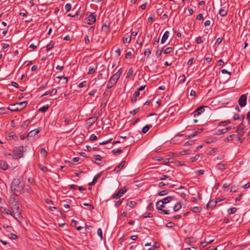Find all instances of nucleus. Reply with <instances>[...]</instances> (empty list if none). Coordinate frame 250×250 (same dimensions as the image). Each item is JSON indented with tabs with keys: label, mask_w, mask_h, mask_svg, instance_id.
<instances>
[{
	"label": "nucleus",
	"mask_w": 250,
	"mask_h": 250,
	"mask_svg": "<svg viewBox=\"0 0 250 250\" xmlns=\"http://www.w3.org/2000/svg\"><path fill=\"white\" fill-rule=\"evenodd\" d=\"M196 42L198 44H200L203 42V40L202 37H198L196 39Z\"/></svg>",
	"instance_id": "nucleus-51"
},
{
	"label": "nucleus",
	"mask_w": 250,
	"mask_h": 250,
	"mask_svg": "<svg viewBox=\"0 0 250 250\" xmlns=\"http://www.w3.org/2000/svg\"><path fill=\"white\" fill-rule=\"evenodd\" d=\"M235 137V135L232 134L229 135V136L227 137L224 139V141L226 142H229L230 141H232L233 140L234 138Z\"/></svg>",
	"instance_id": "nucleus-24"
},
{
	"label": "nucleus",
	"mask_w": 250,
	"mask_h": 250,
	"mask_svg": "<svg viewBox=\"0 0 250 250\" xmlns=\"http://www.w3.org/2000/svg\"><path fill=\"white\" fill-rule=\"evenodd\" d=\"M48 108H49V106L48 104H47V105H44L41 108H40L39 109V111L40 112H42V113H44L48 110Z\"/></svg>",
	"instance_id": "nucleus-26"
},
{
	"label": "nucleus",
	"mask_w": 250,
	"mask_h": 250,
	"mask_svg": "<svg viewBox=\"0 0 250 250\" xmlns=\"http://www.w3.org/2000/svg\"><path fill=\"white\" fill-rule=\"evenodd\" d=\"M204 106L198 107L194 111V116L200 115L201 113L204 111Z\"/></svg>",
	"instance_id": "nucleus-13"
},
{
	"label": "nucleus",
	"mask_w": 250,
	"mask_h": 250,
	"mask_svg": "<svg viewBox=\"0 0 250 250\" xmlns=\"http://www.w3.org/2000/svg\"><path fill=\"white\" fill-rule=\"evenodd\" d=\"M199 157H200V155L199 154H198L194 157H191L190 160L191 162H194L196 161L197 160H198V159L199 158Z\"/></svg>",
	"instance_id": "nucleus-39"
},
{
	"label": "nucleus",
	"mask_w": 250,
	"mask_h": 250,
	"mask_svg": "<svg viewBox=\"0 0 250 250\" xmlns=\"http://www.w3.org/2000/svg\"><path fill=\"white\" fill-rule=\"evenodd\" d=\"M11 209L12 216L14 217H15L16 216H19L21 214V209L19 207V204L16 203L15 204L12 205Z\"/></svg>",
	"instance_id": "nucleus-5"
},
{
	"label": "nucleus",
	"mask_w": 250,
	"mask_h": 250,
	"mask_svg": "<svg viewBox=\"0 0 250 250\" xmlns=\"http://www.w3.org/2000/svg\"><path fill=\"white\" fill-rule=\"evenodd\" d=\"M172 50H173V49H172V47H168L167 48L164 50V53H166V54H168V53H170Z\"/></svg>",
	"instance_id": "nucleus-44"
},
{
	"label": "nucleus",
	"mask_w": 250,
	"mask_h": 250,
	"mask_svg": "<svg viewBox=\"0 0 250 250\" xmlns=\"http://www.w3.org/2000/svg\"><path fill=\"white\" fill-rule=\"evenodd\" d=\"M150 54H151V51L149 48L146 49L145 50V51H144V55L145 56H147V57H148L149 56Z\"/></svg>",
	"instance_id": "nucleus-43"
},
{
	"label": "nucleus",
	"mask_w": 250,
	"mask_h": 250,
	"mask_svg": "<svg viewBox=\"0 0 250 250\" xmlns=\"http://www.w3.org/2000/svg\"><path fill=\"white\" fill-rule=\"evenodd\" d=\"M57 93V90L56 88L53 89L52 90H48L46 91L42 96V97H43L44 96L46 95H50V96H53L55 95Z\"/></svg>",
	"instance_id": "nucleus-10"
},
{
	"label": "nucleus",
	"mask_w": 250,
	"mask_h": 250,
	"mask_svg": "<svg viewBox=\"0 0 250 250\" xmlns=\"http://www.w3.org/2000/svg\"><path fill=\"white\" fill-rule=\"evenodd\" d=\"M216 167L217 169L222 170H225L226 169V165L224 164H221V163L218 164L216 165Z\"/></svg>",
	"instance_id": "nucleus-21"
},
{
	"label": "nucleus",
	"mask_w": 250,
	"mask_h": 250,
	"mask_svg": "<svg viewBox=\"0 0 250 250\" xmlns=\"http://www.w3.org/2000/svg\"><path fill=\"white\" fill-rule=\"evenodd\" d=\"M94 157L96 160L95 163L98 165H100L102 157L100 155H95Z\"/></svg>",
	"instance_id": "nucleus-22"
},
{
	"label": "nucleus",
	"mask_w": 250,
	"mask_h": 250,
	"mask_svg": "<svg viewBox=\"0 0 250 250\" xmlns=\"http://www.w3.org/2000/svg\"><path fill=\"white\" fill-rule=\"evenodd\" d=\"M226 133V129L225 128L218 130L216 132L215 134L217 135H220L223 134H225Z\"/></svg>",
	"instance_id": "nucleus-32"
},
{
	"label": "nucleus",
	"mask_w": 250,
	"mask_h": 250,
	"mask_svg": "<svg viewBox=\"0 0 250 250\" xmlns=\"http://www.w3.org/2000/svg\"><path fill=\"white\" fill-rule=\"evenodd\" d=\"M9 238L11 239L15 240V239H17V236L14 234L12 233V234H10V236L9 237Z\"/></svg>",
	"instance_id": "nucleus-62"
},
{
	"label": "nucleus",
	"mask_w": 250,
	"mask_h": 250,
	"mask_svg": "<svg viewBox=\"0 0 250 250\" xmlns=\"http://www.w3.org/2000/svg\"><path fill=\"white\" fill-rule=\"evenodd\" d=\"M168 178L169 177L167 176V175H163L161 177H160L159 179L160 180H165Z\"/></svg>",
	"instance_id": "nucleus-61"
},
{
	"label": "nucleus",
	"mask_w": 250,
	"mask_h": 250,
	"mask_svg": "<svg viewBox=\"0 0 250 250\" xmlns=\"http://www.w3.org/2000/svg\"><path fill=\"white\" fill-rule=\"evenodd\" d=\"M151 127L152 125H145L142 129V132L144 133H146Z\"/></svg>",
	"instance_id": "nucleus-25"
},
{
	"label": "nucleus",
	"mask_w": 250,
	"mask_h": 250,
	"mask_svg": "<svg viewBox=\"0 0 250 250\" xmlns=\"http://www.w3.org/2000/svg\"><path fill=\"white\" fill-rule=\"evenodd\" d=\"M112 152L114 154L117 155L121 154L122 152V150L121 149H114L112 150Z\"/></svg>",
	"instance_id": "nucleus-42"
},
{
	"label": "nucleus",
	"mask_w": 250,
	"mask_h": 250,
	"mask_svg": "<svg viewBox=\"0 0 250 250\" xmlns=\"http://www.w3.org/2000/svg\"><path fill=\"white\" fill-rule=\"evenodd\" d=\"M98 119L97 117H92L88 119V121L89 123L93 124L96 122V121Z\"/></svg>",
	"instance_id": "nucleus-35"
},
{
	"label": "nucleus",
	"mask_w": 250,
	"mask_h": 250,
	"mask_svg": "<svg viewBox=\"0 0 250 250\" xmlns=\"http://www.w3.org/2000/svg\"><path fill=\"white\" fill-rule=\"evenodd\" d=\"M23 149L22 146L17 147L13 150V159H18L21 158L23 155Z\"/></svg>",
	"instance_id": "nucleus-6"
},
{
	"label": "nucleus",
	"mask_w": 250,
	"mask_h": 250,
	"mask_svg": "<svg viewBox=\"0 0 250 250\" xmlns=\"http://www.w3.org/2000/svg\"><path fill=\"white\" fill-rule=\"evenodd\" d=\"M84 42L85 44H87L90 42V40L88 35L85 36Z\"/></svg>",
	"instance_id": "nucleus-57"
},
{
	"label": "nucleus",
	"mask_w": 250,
	"mask_h": 250,
	"mask_svg": "<svg viewBox=\"0 0 250 250\" xmlns=\"http://www.w3.org/2000/svg\"><path fill=\"white\" fill-rule=\"evenodd\" d=\"M136 205V203L135 201H129L127 203V205L130 208H132L134 207Z\"/></svg>",
	"instance_id": "nucleus-33"
},
{
	"label": "nucleus",
	"mask_w": 250,
	"mask_h": 250,
	"mask_svg": "<svg viewBox=\"0 0 250 250\" xmlns=\"http://www.w3.org/2000/svg\"><path fill=\"white\" fill-rule=\"evenodd\" d=\"M41 154L43 157H45L47 156V151L45 150V148H42V149H41Z\"/></svg>",
	"instance_id": "nucleus-37"
},
{
	"label": "nucleus",
	"mask_w": 250,
	"mask_h": 250,
	"mask_svg": "<svg viewBox=\"0 0 250 250\" xmlns=\"http://www.w3.org/2000/svg\"><path fill=\"white\" fill-rule=\"evenodd\" d=\"M40 132V129H35L33 130H31L30 131L28 135H27V137H32L33 136H34L35 135H36V134H37L38 133H39Z\"/></svg>",
	"instance_id": "nucleus-14"
},
{
	"label": "nucleus",
	"mask_w": 250,
	"mask_h": 250,
	"mask_svg": "<svg viewBox=\"0 0 250 250\" xmlns=\"http://www.w3.org/2000/svg\"><path fill=\"white\" fill-rule=\"evenodd\" d=\"M0 211L2 213H5L6 214H10L11 215V210L8 209H7L4 207H1L0 208Z\"/></svg>",
	"instance_id": "nucleus-20"
},
{
	"label": "nucleus",
	"mask_w": 250,
	"mask_h": 250,
	"mask_svg": "<svg viewBox=\"0 0 250 250\" xmlns=\"http://www.w3.org/2000/svg\"><path fill=\"white\" fill-rule=\"evenodd\" d=\"M197 134V131H195L193 133H191L189 135H188V139H191L194 137H195Z\"/></svg>",
	"instance_id": "nucleus-50"
},
{
	"label": "nucleus",
	"mask_w": 250,
	"mask_h": 250,
	"mask_svg": "<svg viewBox=\"0 0 250 250\" xmlns=\"http://www.w3.org/2000/svg\"><path fill=\"white\" fill-rule=\"evenodd\" d=\"M217 202H218V201L217 200L216 201H213V200L209 201V202L207 205V208H212L213 207H215L216 205Z\"/></svg>",
	"instance_id": "nucleus-16"
},
{
	"label": "nucleus",
	"mask_w": 250,
	"mask_h": 250,
	"mask_svg": "<svg viewBox=\"0 0 250 250\" xmlns=\"http://www.w3.org/2000/svg\"><path fill=\"white\" fill-rule=\"evenodd\" d=\"M230 123V122L229 120H226V121H224L223 122H220L219 123V126H225L229 124Z\"/></svg>",
	"instance_id": "nucleus-34"
},
{
	"label": "nucleus",
	"mask_w": 250,
	"mask_h": 250,
	"mask_svg": "<svg viewBox=\"0 0 250 250\" xmlns=\"http://www.w3.org/2000/svg\"><path fill=\"white\" fill-rule=\"evenodd\" d=\"M100 177V175L99 174H97L96 175H95L93 178V181L89 183V185H95V184L96 183L97 179L99 178Z\"/></svg>",
	"instance_id": "nucleus-29"
},
{
	"label": "nucleus",
	"mask_w": 250,
	"mask_h": 250,
	"mask_svg": "<svg viewBox=\"0 0 250 250\" xmlns=\"http://www.w3.org/2000/svg\"><path fill=\"white\" fill-rule=\"evenodd\" d=\"M144 218H147V217H152V214L151 213H146L145 215H144Z\"/></svg>",
	"instance_id": "nucleus-59"
},
{
	"label": "nucleus",
	"mask_w": 250,
	"mask_h": 250,
	"mask_svg": "<svg viewBox=\"0 0 250 250\" xmlns=\"http://www.w3.org/2000/svg\"><path fill=\"white\" fill-rule=\"evenodd\" d=\"M193 212H199L201 211V208L198 207H194L191 209Z\"/></svg>",
	"instance_id": "nucleus-38"
},
{
	"label": "nucleus",
	"mask_w": 250,
	"mask_h": 250,
	"mask_svg": "<svg viewBox=\"0 0 250 250\" xmlns=\"http://www.w3.org/2000/svg\"><path fill=\"white\" fill-rule=\"evenodd\" d=\"M238 103L240 106L244 107L247 104V96L245 94L242 95L239 100Z\"/></svg>",
	"instance_id": "nucleus-8"
},
{
	"label": "nucleus",
	"mask_w": 250,
	"mask_h": 250,
	"mask_svg": "<svg viewBox=\"0 0 250 250\" xmlns=\"http://www.w3.org/2000/svg\"><path fill=\"white\" fill-rule=\"evenodd\" d=\"M250 187V183H248L246 184L243 185L242 188H248Z\"/></svg>",
	"instance_id": "nucleus-64"
},
{
	"label": "nucleus",
	"mask_w": 250,
	"mask_h": 250,
	"mask_svg": "<svg viewBox=\"0 0 250 250\" xmlns=\"http://www.w3.org/2000/svg\"><path fill=\"white\" fill-rule=\"evenodd\" d=\"M125 161H122L120 163V164L115 168L114 171L115 172H116V173L119 172L121 170V169H122L123 168V167L125 166Z\"/></svg>",
	"instance_id": "nucleus-11"
},
{
	"label": "nucleus",
	"mask_w": 250,
	"mask_h": 250,
	"mask_svg": "<svg viewBox=\"0 0 250 250\" xmlns=\"http://www.w3.org/2000/svg\"><path fill=\"white\" fill-rule=\"evenodd\" d=\"M156 208L158 210L159 212L161 214L166 215L170 213V210L167 206V205L164 204L160 202H157Z\"/></svg>",
	"instance_id": "nucleus-4"
},
{
	"label": "nucleus",
	"mask_w": 250,
	"mask_h": 250,
	"mask_svg": "<svg viewBox=\"0 0 250 250\" xmlns=\"http://www.w3.org/2000/svg\"><path fill=\"white\" fill-rule=\"evenodd\" d=\"M228 12L224 9H221L219 11V14L222 17H225L227 15Z\"/></svg>",
	"instance_id": "nucleus-27"
},
{
	"label": "nucleus",
	"mask_w": 250,
	"mask_h": 250,
	"mask_svg": "<svg viewBox=\"0 0 250 250\" xmlns=\"http://www.w3.org/2000/svg\"><path fill=\"white\" fill-rule=\"evenodd\" d=\"M180 78H181L180 81V83H183L185 82L186 81V76L184 74H183L182 76H181L180 77Z\"/></svg>",
	"instance_id": "nucleus-58"
},
{
	"label": "nucleus",
	"mask_w": 250,
	"mask_h": 250,
	"mask_svg": "<svg viewBox=\"0 0 250 250\" xmlns=\"http://www.w3.org/2000/svg\"><path fill=\"white\" fill-rule=\"evenodd\" d=\"M237 209L235 207H232L229 208L228 210V213L229 214H231L235 213Z\"/></svg>",
	"instance_id": "nucleus-28"
},
{
	"label": "nucleus",
	"mask_w": 250,
	"mask_h": 250,
	"mask_svg": "<svg viewBox=\"0 0 250 250\" xmlns=\"http://www.w3.org/2000/svg\"><path fill=\"white\" fill-rule=\"evenodd\" d=\"M133 72H134V70H133V68H132V67L130 68L128 70L127 73V77H129V78L131 77L133 75Z\"/></svg>",
	"instance_id": "nucleus-36"
},
{
	"label": "nucleus",
	"mask_w": 250,
	"mask_h": 250,
	"mask_svg": "<svg viewBox=\"0 0 250 250\" xmlns=\"http://www.w3.org/2000/svg\"><path fill=\"white\" fill-rule=\"evenodd\" d=\"M95 72V68H94V67H93V66L89 67V70H88V74H92L94 73Z\"/></svg>",
	"instance_id": "nucleus-40"
},
{
	"label": "nucleus",
	"mask_w": 250,
	"mask_h": 250,
	"mask_svg": "<svg viewBox=\"0 0 250 250\" xmlns=\"http://www.w3.org/2000/svg\"><path fill=\"white\" fill-rule=\"evenodd\" d=\"M122 73V70L120 68L115 74L112 76L109 80L106 88L107 89L112 87L117 82Z\"/></svg>",
	"instance_id": "nucleus-2"
},
{
	"label": "nucleus",
	"mask_w": 250,
	"mask_h": 250,
	"mask_svg": "<svg viewBox=\"0 0 250 250\" xmlns=\"http://www.w3.org/2000/svg\"><path fill=\"white\" fill-rule=\"evenodd\" d=\"M54 43L53 42H51L48 44L46 46V50L49 51L54 46Z\"/></svg>",
	"instance_id": "nucleus-31"
},
{
	"label": "nucleus",
	"mask_w": 250,
	"mask_h": 250,
	"mask_svg": "<svg viewBox=\"0 0 250 250\" xmlns=\"http://www.w3.org/2000/svg\"><path fill=\"white\" fill-rule=\"evenodd\" d=\"M97 136L94 134H91L90 136V140L91 141H94L97 140Z\"/></svg>",
	"instance_id": "nucleus-55"
},
{
	"label": "nucleus",
	"mask_w": 250,
	"mask_h": 250,
	"mask_svg": "<svg viewBox=\"0 0 250 250\" xmlns=\"http://www.w3.org/2000/svg\"><path fill=\"white\" fill-rule=\"evenodd\" d=\"M77 221L75 220H72L71 221V226L73 227H76L77 224Z\"/></svg>",
	"instance_id": "nucleus-63"
},
{
	"label": "nucleus",
	"mask_w": 250,
	"mask_h": 250,
	"mask_svg": "<svg viewBox=\"0 0 250 250\" xmlns=\"http://www.w3.org/2000/svg\"><path fill=\"white\" fill-rule=\"evenodd\" d=\"M123 41L124 43H129L131 41V37L127 36L126 37H124L123 38Z\"/></svg>",
	"instance_id": "nucleus-30"
},
{
	"label": "nucleus",
	"mask_w": 250,
	"mask_h": 250,
	"mask_svg": "<svg viewBox=\"0 0 250 250\" xmlns=\"http://www.w3.org/2000/svg\"><path fill=\"white\" fill-rule=\"evenodd\" d=\"M27 103V101H24L10 104L8 109L12 111H21L26 106Z\"/></svg>",
	"instance_id": "nucleus-3"
},
{
	"label": "nucleus",
	"mask_w": 250,
	"mask_h": 250,
	"mask_svg": "<svg viewBox=\"0 0 250 250\" xmlns=\"http://www.w3.org/2000/svg\"><path fill=\"white\" fill-rule=\"evenodd\" d=\"M172 200H173V197H172L171 196H167V197L164 198L163 200L158 201V202H160L164 204L167 205V203H169Z\"/></svg>",
	"instance_id": "nucleus-12"
},
{
	"label": "nucleus",
	"mask_w": 250,
	"mask_h": 250,
	"mask_svg": "<svg viewBox=\"0 0 250 250\" xmlns=\"http://www.w3.org/2000/svg\"><path fill=\"white\" fill-rule=\"evenodd\" d=\"M192 143H193V141H187V142H186L184 144V146H189L190 145H191L192 144Z\"/></svg>",
	"instance_id": "nucleus-60"
},
{
	"label": "nucleus",
	"mask_w": 250,
	"mask_h": 250,
	"mask_svg": "<svg viewBox=\"0 0 250 250\" xmlns=\"http://www.w3.org/2000/svg\"><path fill=\"white\" fill-rule=\"evenodd\" d=\"M140 95V92L139 91H136L134 94L133 97L131 98V102L132 104H135L137 100V98Z\"/></svg>",
	"instance_id": "nucleus-15"
},
{
	"label": "nucleus",
	"mask_w": 250,
	"mask_h": 250,
	"mask_svg": "<svg viewBox=\"0 0 250 250\" xmlns=\"http://www.w3.org/2000/svg\"><path fill=\"white\" fill-rule=\"evenodd\" d=\"M169 33V32L167 31L165 32L161 39V42L162 43H164L166 42L168 37Z\"/></svg>",
	"instance_id": "nucleus-18"
},
{
	"label": "nucleus",
	"mask_w": 250,
	"mask_h": 250,
	"mask_svg": "<svg viewBox=\"0 0 250 250\" xmlns=\"http://www.w3.org/2000/svg\"><path fill=\"white\" fill-rule=\"evenodd\" d=\"M96 15L94 13H91L87 18V22L88 24H92L96 21Z\"/></svg>",
	"instance_id": "nucleus-9"
},
{
	"label": "nucleus",
	"mask_w": 250,
	"mask_h": 250,
	"mask_svg": "<svg viewBox=\"0 0 250 250\" xmlns=\"http://www.w3.org/2000/svg\"><path fill=\"white\" fill-rule=\"evenodd\" d=\"M153 204L152 203H149L147 207V209L148 210H152L153 209Z\"/></svg>",
	"instance_id": "nucleus-53"
},
{
	"label": "nucleus",
	"mask_w": 250,
	"mask_h": 250,
	"mask_svg": "<svg viewBox=\"0 0 250 250\" xmlns=\"http://www.w3.org/2000/svg\"><path fill=\"white\" fill-rule=\"evenodd\" d=\"M221 72L223 74H228L229 75V79L230 76L231 75V72L227 71L226 69H223Z\"/></svg>",
	"instance_id": "nucleus-54"
},
{
	"label": "nucleus",
	"mask_w": 250,
	"mask_h": 250,
	"mask_svg": "<svg viewBox=\"0 0 250 250\" xmlns=\"http://www.w3.org/2000/svg\"><path fill=\"white\" fill-rule=\"evenodd\" d=\"M213 240H210V241H209L208 242H202L201 243V245L202 246V247H205L207 244H210L212 242H213Z\"/></svg>",
	"instance_id": "nucleus-56"
},
{
	"label": "nucleus",
	"mask_w": 250,
	"mask_h": 250,
	"mask_svg": "<svg viewBox=\"0 0 250 250\" xmlns=\"http://www.w3.org/2000/svg\"><path fill=\"white\" fill-rule=\"evenodd\" d=\"M24 184L22 183L20 179H14L11 184V189L15 195L23 192Z\"/></svg>",
	"instance_id": "nucleus-1"
},
{
	"label": "nucleus",
	"mask_w": 250,
	"mask_h": 250,
	"mask_svg": "<svg viewBox=\"0 0 250 250\" xmlns=\"http://www.w3.org/2000/svg\"><path fill=\"white\" fill-rule=\"evenodd\" d=\"M180 153L182 155H187L190 154V151L189 150H184L181 151Z\"/></svg>",
	"instance_id": "nucleus-48"
},
{
	"label": "nucleus",
	"mask_w": 250,
	"mask_h": 250,
	"mask_svg": "<svg viewBox=\"0 0 250 250\" xmlns=\"http://www.w3.org/2000/svg\"><path fill=\"white\" fill-rule=\"evenodd\" d=\"M127 191V189L125 188H123L120 189L117 193L113 194L111 196V198L112 199H118L122 197L126 192Z\"/></svg>",
	"instance_id": "nucleus-7"
},
{
	"label": "nucleus",
	"mask_w": 250,
	"mask_h": 250,
	"mask_svg": "<svg viewBox=\"0 0 250 250\" xmlns=\"http://www.w3.org/2000/svg\"><path fill=\"white\" fill-rule=\"evenodd\" d=\"M65 9L66 12H69L71 9V5L70 3H67L65 6Z\"/></svg>",
	"instance_id": "nucleus-45"
},
{
	"label": "nucleus",
	"mask_w": 250,
	"mask_h": 250,
	"mask_svg": "<svg viewBox=\"0 0 250 250\" xmlns=\"http://www.w3.org/2000/svg\"><path fill=\"white\" fill-rule=\"evenodd\" d=\"M140 111L139 108H137L131 111H130V113L132 115H135Z\"/></svg>",
	"instance_id": "nucleus-46"
},
{
	"label": "nucleus",
	"mask_w": 250,
	"mask_h": 250,
	"mask_svg": "<svg viewBox=\"0 0 250 250\" xmlns=\"http://www.w3.org/2000/svg\"><path fill=\"white\" fill-rule=\"evenodd\" d=\"M168 192H167V190H162L160 192H159L158 193V195L159 196H164V195H166L167 194Z\"/></svg>",
	"instance_id": "nucleus-47"
},
{
	"label": "nucleus",
	"mask_w": 250,
	"mask_h": 250,
	"mask_svg": "<svg viewBox=\"0 0 250 250\" xmlns=\"http://www.w3.org/2000/svg\"><path fill=\"white\" fill-rule=\"evenodd\" d=\"M181 207L182 206L181 204L178 202L173 207V210L174 211H177L179 210L181 208Z\"/></svg>",
	"instance_id": "nucleus-23"
},
{
	"label": "nucleus",
	"mask_w": 250,
	"mask_h": 250,
	"mask_svg": "<svg viewBox=\"0 0 250 250\" xmlns=\"http://www.w3.org/2000/svg\"><path fill=\"white\" fill-rule=\"evenodd\" d=\"M30 122L29 121L26 120L23 123L22 126L26 127L28 125L30 124Z\"/></svg>",
	"instance_id": "nucleus-52"
},
{
	"label": "nucleus",
	"mask_w": 250,
	"mask_h": 250,
	"mask_svg": "<svg viewBox=\"0 0 250 250\" xmlns=\"http://www.w3.org/2000/svg\"><path fill=\"white\" fill-rule=\"evenodd\" d=\"M244 129L245 127H244L241 124L237 127L236 132L238 134H240V133H244L245 132Z\"/></svg>",
	"instance_id": "nucleus-19"
},
{
	"label": "nucleus",
	"mask_w": 250,
	"mask_h": 250,
	"mask_svg": "<svg viewBox=\"0 0 250 250\" xmlns=\"http://www.w3.org/2000/svg\"><path fill=\"white\" fill-rule=\"evenodd\" d=\"M8 168V165L5 161L1 160L0 161V168L3 170H6Z\"/></svg>",
	"instance_id": "nucleus-17"
},
{
	"label": "nucleus",
	"mask_w": 250,
	"mask_h": 250,
	"mask_svg": "<svg viewBox=\"0 0 250 250\" xmlns=\"http://www.w3.org/2000/svg\"><path fill=\"white\" fill-rule=\"evenodd\" d=\"M97 234L100 236L101 240L103 239V231L101 228H99L97 230Z\"/></svg>",
	"instance_id": "nucleus-41"
},
{
	"label": "nucleus",
	"mask_w": 250,
	"mask_h": 250,
	"mask_svg": "<svg viewBox=\"0 0 250 250\" xmlns=\"http://www.w3.org/2000/svg\"><path fill=\"white\" fill-rule=\"evenodd\" d=\"M68 16L71 17H77V19L80 18V17H79L78 12H77L75 14H72V13H69L68 14Z\"/></svg>",
	"instance_id": "nucleus-49"
}]
</instances>
